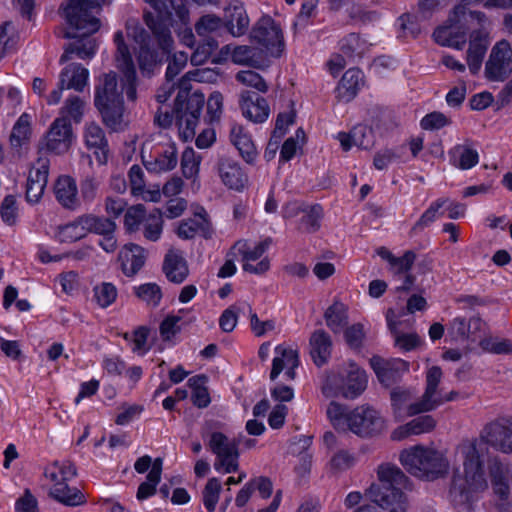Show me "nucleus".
<instances>
[{
    "label": "nucleus",
    "mask_w": 512,
    "mask_h": 512,
    "mask_svg": "<svg viewBox=\"0 0 512 512\" xmlns=\"http://www.w3.org/2000/svg\"><path fill=\"white\" fill-rule=\"evenodd\" d=\"M163 226V213L160 209L155 208L147 215L142 225L144 238L151 242L158 241L162 236Z\"/></svg>",
    "instance_id": "nucleus-46"
},
{
    "label": "nucleus",
    "mask_w": 512,
    "mask_h": 512,
    "mask_svg": "<svg viewBox=\"0 0 512 512\" xmlns=\"http://www.w3.org/2000/svg\"><path fill=\"white\" fill-rule=\"evenodd\" d=\"M217 47L218 42L213 38L205 40L202 44L198 45L196 50L193 52L191 56V63L196 66L204 64Z\"/></svg>",
    "instance_id": "nucleus-62"
},
{
    "label": "nucleus",
    "mask_w": 512,
    "mask_h": 512,
    "mask_svg": "<svg viewBox=\"0 0 512 512\" xmlns=\"http://www.w3.org/2000/svg\"><path fill=\"white\" fill-rule=\"evenodd\" d=\"M163 270L168 280L174 283H182L189 272L182 253L176 250H170L166 254Z\"/></svg>",
    "instance_id": "nucleus-39"
},
{
    "label": "nucleus",
    "mask_w": 512,
    "mask_h": 512,
    "mask_svg": "<svg viewBox=\"0 0 512 512\" xmlns=\"http://www.w3.org/2000/svg\"><path fill=\"white\" fill-rule=\"evenodd\" d=\"M243 303L233 305L223 311L219 318V326L224 332H232L238 322V313L244 311Z\"/></svg>",
    "instance_id": "nucleus-63"
},
{
    "label": "nucleus",
    "mask_w": 512,
    "mask_h": 512,
    "mask_svg": "<svg viewBox=\"0 0 512 512\" xmlns=\"http://www.w3.org/2000/svg\"><path fill=\"white\" fill-rule=\"evenodd\" d=\"M396 313L393 309L386 312V320L389 329L394 336V343L397 347L404 351H410L418 346L420 339L416 334H399L396 330L397 323L395 321Z\"/></svg>",
    "instance_id": "nucleus-44"
},
{
    "label": "nucleus",
    "mask_w": 512,
    "mask_h": 512,
    "mask_svg": "<svg viewBox=\"0 0 512 512\" xmlns=\"http://www.w3.org/2000/svg\"><path fill=\"white\" fill-rule=\"evenodd\" d=\"M148 3L157 13L156 19H167L170 25H176L177 21L187 24L189 11L184 3L185 0H143Z\"/></svg>",
    "instance_id": "nucleus-25"
},
{
    "label": "nucleus",
    "mask_w": 512,
    "mask_h": 512,
    "mask_svg": "<svg viewBox=\"0 0 512 512\" xmlns=\"http://www.w3.org/2000/svg\"><path fill=\"white\" fill-rule=\"evenodd\" d=\"M144 19L152 32V39L136 19L126 22V36L138 45L136 59L141 74L150 77L174 48L170 28L175 25H170L168 18L156 19L152 13H146Z\"/></svg>",
    "instance_id": "nucleus-3"
},
{
    "label": "nucleus",
    "mask_w": 512,
    "mask_h": 512,
    "mask_svg": "<svg viewBox=\"0 0 512 512\" xmlns=\"http://www.w3.org/2000/svg\"><path fill=\"white\" fill-rule=\"evenodd\" d=\"M206 384L207 377L205 375H196L188 380V385L192 390L191 400L198 408H205L211 402Z\"/></svg>",
    "instance_id": "nucleus-47"
},
{
    "label": "nucleus",
    "mask_w": 512,
    "mask_h": 512,
    "mask_svg": "<svg viewBox=\"0 0 512 512\" xmlns=\"http://www.w3.org/2000/svg\"><path fill=\"white\" fill-rule=\"evenodd\" d=\"M145 250L134 243L126 244L119 252V261L123 273L132 277L136 275L145 263Z\"/></svg>",
    "instance_id": "nucleus-32"
},
{
    "label": "nucleus",
    "mask_w": 512,
    "mask_h": 512,
    "mask_svg": "<svg viewBox=\"0 0 512 512\" xmlns=\"http://www.w3.org/2000/svg\"><path fill=\"white\" fill-rule=\"evenodd\" d=\"M204 71L187 72L178 83V94L175 99V112L180 137L187 141L192 139L204 104V97L190 92V81H202Z\"/></svg>",
    "instance_id": "nucleus-7"
},
{
    "label": "nucleus",
    "mask_w": 512,
    "mask_h": 512,
    "mask_svg": "<svg viewBox=\"0 0 512 512\" xmlns=\"http://www.w3.org/2000/svg\"><path fill=\"white\" fill-rule=\"evenodd\" d=\"M54 194L57 201L65 208L75 209L78 204V188L70 176H60L54 184Z\"/></svg>",
    "instance_id": "nucleus-38"
},
{
    "label": "nucleus",
    "mask_w": 512,
    "mask_h": 512,
    "mask_svg": "<svg viewBox=\"0 0 512 512\" xmlns=\"http://www.w3.org/2000/svg\"><path fill=\"white\" fill-rule=\"evenodd\" d=\"M145 168L152 173H165L173 170L177 163V149L172 142L157 144L153 147L150 155H142Z\"/></svg>",
    "instance_id": "nucleus-17"
},
{
    "label": "nucleus",
    "mask_w": 512,
    "mask_h": 512,
    "mask_svg": "<svg viewBox=\"0 0 512 512\" xmlns=\"http://www.w3.org/2000/svg\"><path fill=\"white\" fill-rule=\"evenodd\" d=\"M344 337L346 343L354 349L360 348L362 346L363 340L365 338V328L363 324L356 323L346 328L344 332Z\"/></svg>",
    "instance_id": "nucleus-64"
},
{
    "label": "nucleus",
    "mask_w": 512,
    "mask_h": 512,
    "mask_svg": "<svg viewBox=\"0 0 512 512\" xmlns=\"http://www.w3.org/2000/svg\"><path fill=\"white\" fill-rule=\"evenodd\" d=\"M390 398L393 414L397 419H403L415 415L409 414V407L413 404L411 402L413 393L410 389L401 387L394 388L390 392Z\"/></svg>",
    "instance_id": "nucleus-42"
},
{
    "label": "nucleus",
    "mask_w": 512,
    "mask_h": 512,
    "mask_svg": "<svg viewBox=\"0 0 512 512\" xmlns=\"http://www.w3.org/2000/svg\"><path fill=\"white\" fill-rule=\"evenodd\" d=\"M226 26L234 37L244 35L249 27V18L243 4L233 1L225 9Z\"/></svg>",
    "instance_id": "nucleus-36"
},
{
    "label": "nucleus",
    "mask_w": 512,
    "mask_h": 512,
    "mask_svg": "<svg viewBox=\"0 0 512 512\" xmlns=\"http://www.w3.org/2000/svg\"><path fill=\"white\" fill-rule=\"evenodd\" d=\"M116 45V67L123 74L121 89L118 88L116 74L109 72L99 78L95 88V105L100 111L105 124L117 130L122 122L123 101L122 94L126 93L129 100L136 99V69L131 52L125 42L122 31L114 35Z\"/></svg>",
    "instance_id": "nucleus-2"
},
{
    "label": "nucleus",
    "mask_w": 512,
    "mask_h": 512,
    "mask_svg": "<svg viewBox=\"0 0 512 512\" xmlns=\"http://www.w3.org/2000/svg\"><path fill=\"white\" fill-rule=\"evenodd\" d=\"M221 488L222 487L220 481L215 477L209 479L205 485L202 496L203 504L208 512L215 511L216 505L219 501Z\"/></svg>",
    "instance_id": "nucleus-59"
},
{
    "label": "nucleus",
    "mask_w": 512,
    "mask_h": 512,
    "mask_svg": "<svg viewBox=\"0 0 512 512\" xmlns=\"http://www.w3.org/2000/svg\"><path fill=\"white\" fill-rule=\"evenodd\" d=\"M485 24H479L481 28L474 30L470 35L467 64L472 74H476L480 70L490 43L489 31L485 28Z\"/></svg>",
    "instance_id": "nucleus-26"
},
{
    "label": "nucleus",
    "mask_w": 512,
    "mask_h": 512,
    "mask_svg": "<svg viewBox=\"0 0 512 512\" xmlns=\"http://www.w3.org/2000/svg\"><path fill=\"white\" fill-rule=\"evenodd\" d=\"M31 121V115L23 113L12 128L10 145L19 155L28 148L32 135Z\"/></svg>",
    "instance_id": "nucleus-37"
},
{
    "label": "nucleus",
    "mask_w": 512,
    "mask_h": 512,
    "mask_svg": "<svg viewBox=\"0 0 512 512\" xmlns=\"http://www.w3.org/2000/svg\"><path fill=\"white\" fill-rule=\"evenodd\" d=\"M379 483L372 484L366 494L371 501L389 512H406L407 500L403 490L409 489L408 477L395 465L378 467Z\"/></svg>",
    "instance_id": "nucleus-6"
},
{
    "label": "nucleus",
    "mask_w": 512,
    "mask_h": 512,
    "mask_svg": "<svg viewBox=\"0 0 512 512\" xmlns=\"http://www.w3.org/2000/svg\"><path fill=\"white\" fill-rule=\"evenodd\" d=\"M74 141L71 123L65 117H57L43 136L40 149L55 155H63L70 150Z\"/></svg>",
    "instance_id": "nucleus-15"
},
{
    "label": "nucleus",
    "mask_w": 512,
    "mask_h": 512,
    "mask_svg": "<svg viewBox=\"0 0 512 512\" xmlns=\"http://www.w3.org/2000/svg\"><path fill=\"white\" fill-rule=\"evenodd\" d=\"M217 172L222 184L230 190L242 192L248 186L247 173L234 159L221 158L218 161Z\"/></svg>",
    "instance_id": "nucleus-22"
},
{
    "label": "nucleus",
    "mask_w": 512,
    "mask_h": 512,
    "mask_svg": "<svg viewBox=\"0 0 512 512\" xmlns=\"http://www.w3.org/2000/svg\"><path fill=\"white\" fill-rule=\"evenodd\" d=\"M250 38L261 46L269 57H280L284 50L282 31L269 16H263L257 21L250 33Z\"/></svg>",
    "instance_id": "nucleus-13"
},
{
    "label": "nucleus",
    "mask_w": 512,
    "mask_h": 512,
    "mask_svg": "<svg viewBox=\"0 0 512 512\" xmlns=\"http://www.w3.org/2000/svg\"><path fill=\"white\" fill-rule=\"evenodd\" d=\"M449 157L450 163L460 170L471 169L479 163L478 151L470 141L455 145L450 149Z\"/></svg>",
    "instance_id": "nucleus-35"
},
{
    "label": "nucleus",
    "mask_w": 512,
    "mask_h": 512,
    "mask_svg": "<svg viewBox=\"0 0 512 512\" xmlns=\"http://www.w3.org/2000/svg\"><path fill=\"white\" fill-rule=\"evenodd\" d=\"M270 244L269 239L259 242L237 241L233 250L241 257L243 271L255 275L265 274L270 269V259L266 255Z\"/></svg>",
    "instance_id": "nucleus-11"
},
{
    "label": "nucleus",
    "mask_w": 512,
    "mask_h": 512,
    "mask_svg": "<svg viewBox=\"0 0 512 512\" xmlns=\"http://www.w3.org/2000/svg\"><path fill=\"white\" fill-rule=\"evenodd\" d=\"M59 81L62 88L82 92L88 85L89 71L80 64L72 63L62 69Z\"/></svg>",
    "instance_id": "nucleus-34"
},
{
    "label": "nucleus",
    "mask_w": 512,
    "mask_h": 512,
    "mask_svg": "<svg viewBox=\"0 0 512 512\" xmlns=\"http://www.w3.org/2000/svg\"><path fill=\"white\" fill-rule=\"evenodd\" d=\"M309 347L310 356L317 367H322L328 363L332 354L333 343L326 331L322 329L314 331L309 339Z\"/></svg>",
    "instance_id": "nucleus-29"
},
{
    "label": "nucleus",
    "mask_w": 512,
    "mask_h": 512,
    "mask_svg": "<svg viewBox=\"0 0 512 512\" xmlns=\"http://www.w3.org/2000/svg\"><path fill=\"white\" fill-rule=\"evenodd\" d=\"M230 141L240 156L248 164H253L258 156L257 148L251 135L240 124H233L230 130Z\"/></svg>",
    "instance_id": "nucleus-31"
},
{
    "label": "nucleus",
    "mask_w": 512,
    "mask_h": 512,
    "mask_svg": "<svg viewBox=\"0 0 512 512\" xmlns=\"http://www.w3.org/2000/svg\"><path fill=\"white\" fill-rule=\"evenodd\" d=\"M76 475L75 466L69 461H55L44 470V477L51 483L50 495L67 506H79L86 502L84 494L67 482Z\"/></svg>",
    "instance_id": "nucleus-9"
},
{
    "label": "nucleus",
    "mask_w": 512,
    "mask_h": 512,
    "mask_svg": "<svg viewBox=\"0 0 512 512\" xmlns=\"http://www.w3.org/2000/svg\"><path fill=\"white\" fill-rule=\"evenodd\" d=\"M84 225L88 232H94L103 236L112 234L116 228L114 221L108 218L93 215H84Z\"/></svg>",
    "instance_id": "nucleus-58"
},
{
    "label": "nucleus",
    "mask_w": 512,
    "mask_h": 512,
    "mask_svg": "<svg viewBox=\"0 0 512 512\" xmlns=\"http://www.w3.org/2000/svg\"><path fill=\"white\" fill-rule=\"evenodd\" d=\"M448 203L447 199L440 198L432 202L430 206L420 216L418 221L413 225L411 232L417 233L431 225L438 217L439 210Z\"/></svg>",
    "instance_id": "nucleus-54"
},
{
    "label": "nucleus",
    "mask_w": 512,
    "mask_h": 512,
    "mask_svg": "<svg viewBox=\"0 0 512 512\" xmlns=\"http://www.w3.org/2000/svg\"><path fill=\"white\" fill-rule=\"evenodd\" d=\"M83 221L84 216H81L75 221L61 226L58 230V237L60 241L75 242L83 238L88 233Z\"/></svg>",
    "instance_id": "nucleus-51"
},
{
    "label": "nucleus",
    "mask_w": 512,
    "mask_h": 512,
    "mask_svg": "<svg viewBox=\"0 0 512 512\" xmlns=\"http://www.w3.org/2000/svg\"><path fill=\"white\" fill-rule=\"evenodd\" d=\"M491 482L494 492L504 499L509 494V483H512V471L508 466L497 460H493L489 466Z\"/></svg>",
    "instance_id": "nucleus-40"
},
{
    "label": "nucleus",
    "mask_w": 512,
    "mask_h": 512,
    "mask_svg": "<svg viewBox=\"0 0 512 512\" xmlns=\"http://www.w3.org/2000/svg\"><path fill=\"white\" fill-rule=\"evenodd\" d=\"M236 80L241 84L255 88L259 92L265 93L268 90V85L264 79L255 71L244 70L236 74Z\"/></svg>",
    "instance_id": "nucleus-61"
},
{
    "label": "nucleus",
    "mask_w": 512,
    "mask_h": 512,
    "mask_svg": "<svg viewBox=\"0 0 512 512\" xmlns=\"http://www.w3.org/2000/svg\"><path fill=\"white\" fill-rule=\"evenodd\" d=\"M436 427V420L431 415L417 417L408 423L397 427L391 433L392 440L401 441L412 435L430 433Z\"/></svg>",
    "instance_id": "nucleus-33"
},
{
    "label": "nucleus",
    "mask_w": 512,
    "mask_h": 512,
    "mask_svg": "<svg viewBox=\"0 0 512 512\" xmlns=\"http://www.w3.org/2000/svg\"><path fill=\"white\" fill-rule=\"evenodd\" d=\"M222 19L213 14L202 16L195 24V31L198 36L208 38L222 28Z\"/></svg>",
    "instance_id": "nucleus-57"
},
{
    "label": "nucleus",
    "mask_w": 512,
    "mask_h": 512,
    "mask_svg": "<svg viewBox=\"0 0 512 512\" xmlns=\"http://www.w3.org/2000/svg\"><path fill=\"white\" fill-rule=\"evenodd\" d=\"M210 450L216 455L214 469L219 473H232L238 470V448L234 440L221 432H213L208 441Z\"/></svg>",
    "instance_id": "nucleus-14"
},
{
    "label": "nucleus",
    "mask_w": 512,
    "mask_h": 512,
    "mask_svg": "<svg viewBox=\"0 0 512 512\" xmlns=\"http://www.w3.org/2000/svg\"><path fill=\"white\" fill-rule=\"evenodd\" d=\"M368 43L357 34H349L340 42V50L347 57L362 56L368 50Z\"/></svg>",
    "instance_id": "nucleus-52"
},
{
    "label": "nucleus",
    "mask_w": 512,
    "mask_h": 512,
    "mask_svg": "<svg viewBox=\"0 0 512 512\" xmlns=\"http://www.w3.org/2000/svg\"><path fill=\"white\" fill-rule=\"evenodd\" d=\"M325 413L335 430L351 432L362 438L377 435L386 428L385 419L368 404L357 405L351 409L337 400H331Z\"/></svg>",
    "instance_id": "nucleus-4"
},
{
    "label": "nucleus",
    "mask_w": 512,
    "mask_h": 512,
    "mask_svg": "<svg viewBox=\"0 0 512 512\" xmlns=\"http://www.w3.org/2000/svg\"><path fill=\"white\" fill-rule=\"evenodd\" d=\"M442 378V370L438 366L430 367L426 372V387L424 394L419 401L413 402L412 406L409 407V414H420L429 412L445 402L452 401L455 399L457 393L451 391L447 395H443L438 390V385Z\"/></svg>",
    "instance_id": "nucleus-12"
},
{
    "label": "nucleus",
    "mask_w": 512,
    "mask_h": 512,
    "mask_svg": "<svg viewBox=\"0 0 512 512\" xmlns=\"http://www.w3.org/2000/svg\"><path fill=\"white\" fill-rule=\"evenodd\" d=\"M221 54L231 56L234 63L248 65L254 68L262 69L268 66L269 56L261 48L250 47L247 45L235 46L226 45L221 49Z\"/></svg>",
    "instance_id": "nucleus-24"
},
{
    "label": "nucleus",
    "mask_w": 512,
    "mask_h": 512,
    "mask_svg": "<svg viewBox=\"0 0 512 512\" xmlns=\"http://www.w3.org/2000/svg\"><path fill=\"white\" fill-rule=\"evenodd\" d=\"M322 217V209L320 206H313L305 209L300 217L298 229L301 232L313 233L320 227V219Z\"/></svg>",
    "instance_id": "nucleus-55"
},
{
    "label": "nucleus",
    "mask_w": 512,
    "mask_h": 512,
    "mask_svg": "<svg viewBox=\"0 0 512 512\" xmlns=\"http://www.w3.org/2000/svg\"><path fill=\"white\" fill-rule=\"evenodd\" d=\"M135 295L149 307H157L162 299V290L156 283H145L133 288Z\"/></svg>",
    "instance_id": "nucleus-50"
},
{
    "label": "nucleus",
    "mask_w": 512,
    "mask_h": 512,
    "mask_svg": "<svg viewBox=\"0 0 512 512\" xmlns=\"http://www.w3.org/2000/svg\"><path fill=\"white\" fill-rule=\"evenodd\" d=\"M487 23L484 13L478 11H467L464 5H458L450 14L447 24L437 28L433 37L442 45L461 50L466 43L467 24Z\"/></svg>",
    "instance_id": "nucleus-8"
},
{
    "label": "nucleus",
    "mask_w": 512,
    "mask_h": 512,
    "mask_svg": "<svg viewBox=\"0 0 512 512\" xmlns=\"http://www.w3.org/2000/svg\"><path fill=\"white\" fill-rule=\"evenodd\" d=\"M370 365L380 383L386 387L395 383L409 369L408 362L400 358L383 359L373 356Z\"/></svg>",
    "instance_id": "nucleus-21"
},
{
    "label": "nucleus",
    "mask_w": 512,
    "mask_h": 512,
    "mask_svg": "<svg viewBox=\"0 0 512 512\" xmlns=\"http://www.w3.org/2000/svg\"><path fill=\"white\" fill-rule=\"evenodd\" d=\"M368 385V376L354 361H346L325 370L320 376V391L331 400L341 397L354 400L360 397Z\"/></svg>",
    "instance_id": "nucleus-5"
},
{
    "label": "nucleus",
    "mask_w": 512,
    "mask_h": 512,
    "mask_svg": "<svg viewBox=\"0 0 512 512\" xmlns=\"http://www.w3.org/2000/svg\"><path fill=\"white\" fill-rule=\"evenodd\" d=\"M512 72V48L506 40L497 42L485 66L488 79L503 81Z\"/></svg>",
    "instance_id": "nucleus-16"
},
{
    "label": "nucleus",
    "mask_w": 512,
    "mask_h": 512,
    "mask_svg": "<svg viewBox=\"0 0 512 512\" xmlns=\"http://www.w3.org/2000/svg\"><path fill=\"white\" fill-rule=\"evenodd\" d=\"M163 460L156 458L153 461L152 468L150 469L147 480L141 483L137 491V499L145 500L156 493V487L161 480Z\"/></svg>",
    "instance_id": "nucleus-43"
},
{
    "label": "nucleus",
    "mask_w": 512,
    "mask_h": 512,
    "mask_svg": "<svg viewBox=\"0 0 512 512\" xmlns=\"http://www.w3.org/2000/svg\"><path fill=\"white\" fill-rule=\"evenodd\" d=\"M85 109L86 101L77 95H72L65 100L59 117H65L68 121L72 120L75 123H80Z\"/></svg>",
    "instance_id": "nucleus-49"
},
{
    "label": "nucleus",
    "mask_w": 512,
    "mask_h": 512,
    "mask_svg": "<svg viewBox=\"0 0 512 512\" xmlns=\"http://www.w3.org/2000/svg\"><path fill=\"white\" fill-rule=\"evenodd\" d=\"M85 146L92 150L99 164L108 160V141L103 129L95 122H88L83 128Z\"/></svg>",
    "instance_id": "nucleus-28"
},
{
    "label": "nucleus",
    "mask_w": 512,
    "mask_h": 512,
    "mask_svg": "<svg viewBox=\"0 0 512 512\" xmlns=\"http://www.w3.org/2000/svg\"><path fill=\"white\" fill-rule=\"evenodd\" d=\"M481 441L503 453L512 452V421L498 419L487 424L481 432Z\"/></svg>",
    "instance_id": "nucleus-18"
},
{
    "label": "nucleus",
    "mask_w": 512,
    "mask_h": 512,
    "mask_svg": "<svg viewBox=\"0 0 512 512\" xmlns=\"http://www.w3.org/2000/svg\"><path fill=\"white\" fill-rule=\"evenodd\" d=\"M202 155L197 153L192 147L184 149L181 155L180 166L183 176L186 179H192L193 184L199 187L198 176Z\"/></svg>",
    "instance_id": "nucleus-41"
},
{
    "label": "nucleus",
    "mask_w": 512,
    "mask_h": 512,
    "mask_svg": "<svg viewBox=\"0 0 512 512\" xmlns=\"http://www.w3.org/2000/svg\"><path fill=\"white\" fill-rule=\"evenodd\" d=\"M239 106L242 115L251 122L263 123L269 117L270 109L267 101L250 91H243L240 94Z\"/></svg>",
    "instance_id": "nucleus-27"
},
{
    "label": "nucleus",
    "mask_w": 512,
    "mask_h": 512,
    "mask_svg": "<svg viewBox=\"0 0 512 512\" xmlns=\"http://www.w3.org/2000/svg\"><path fill=\"white\" fill-rule=\"evenodd\" d=\"M105 0H70L64 7L66 21L75 29L72 37H85L96 33L100 28L97 18Z\"/></svg>",
    "instance_id": "nucleus-10"
},
{
    "label": "nucleus",
    "mask_w": 512,
    "mask_h": 512,
    "mask_svg": "<svg viewBox=\"0 0 512 512\" xmlns=\"http://www.w3.org/2000/svg\"><path fill=\"white\" fill-rule=\"evenodd\" d=\"M364 85L363 72L357 68L348 69L342 76L336 88L339 101L350 102Z\"/></svg>",
    "instance_id": "nucleus-30"
},
{
    "label": "nucleus",
    "mask_w": 512,
    "mask_h": 512,
    "mask_svg": "<svg viewBox=\"0 0 512 512\" xmlns=\"http://www.w3.org/2000/svg\"><path fill=\"white\" fill-rule=\"evenodd\" d=\"M97 50L95 39L87 38L70 44L60 58L61 62L71 59L72 54H76L80 59L92 58Z\"/></svg>",
    "instance_id": "nucleus-48"
},
{
    "label": "nucleus",
    "mask_w": 512,
    "mask_h": 512,
    "mask_svg": "<svg viewBox=\"0 0 512 512\" xmlns=\"http://www.w3.org/2000/svg\"><path fill=\"white\" fill-rule=\"evenodd\" d=\"M118 290L110 282H102L93 288V297L101 308H107L117 299Z\"/></svg>",
    "instance_id": "nucleus-53"
},
{
    "label": "nucleus",
    "mask_w": 512,
    "mask_h": 512,
    "mask_svg": "<svg viewBox=\"0 0 512 512\" xmlns=\"http://www.w3.org/2000/svg\"><path fill=\"white\" fill-rule=\"evenodd\" d=\"M326 325L333 333L343 330L348 321L347 307L341 302H334L324 314Z\"/></svg>",
    "instance_id": "nucleus-45"
},
{
    "label": "nucleus",
    "mask_w": 512,
    "mask_h": 512,
    "mask_svg": "<svg viewBox=\"0 0 512 512\" xmlns=\"http://www.w3.org/2000/svg\"><path fill=\"white\" fill-rule=\"evenodd\" d=\"M300 364L299 352L296 348L287 344L277 345L274 349L270 379L274 381L280 373L284 372L286 379L296 378V368Z\"/></svg>",
    "instance_id": "nucleus-19"
},
{
    "label": "nucleus",
    "mask_w": 512,
    "mask_h": 512,
    "mask_svg": "<svg viewBox=\"0 0 512 512\" xmlns=\"http://www.w3.org/2000/svg\"><path fill=\"white\" fill-rule=\"evenodd\" d=\"M175 232L180 239L184 240L193 239L198 234L208 239L211 238L214 233L208 214L204 208H199V210L194 213L193 218L180 221Z\"/></svg>",
    "instance_id": "nucleus-23"
},
{
    "label": "nucleus",
    "mask_w": 512,
    "mask_h": 512,
    "mask_svg": "<svg viewBox=\"0 0 512 512\" xmlns=\"http://www.w3.org/2000/svg\"><path fill=\"white\" fill-rule=\"evenodd\" d=\"M50 161L47 157H39L28 172L26 182V199L29 203H38L48 182Z\"/></svg>",
    "instance_id": "nucleus-20"
},
{
    "label": "nucleus",
    "mask_w": 512,
    "mask_h": 512,
    "mask_svg": "<svg viewBox=\"0 0 512 512\" xmlns=\"http://www.w3.org/2000/svg\"><path fill=\"white\" fill-rule=\"evenodd\" d=\"M480 347L489 353L506 354L512 353V341L498 337L488 336L479 343Z\"/></svg>",
    "instance_id": "nucleus-60"
},
{
    "label": "nucleus",
    "mask_w": 512,
    "mask_h": 512,
    "mask_svg": "<svg viewBox=\"0 0 512 512\" xmlns=\"http://www.w3.org/2000/svg\"><path fill=\"white\" fill-rule=\"evenodd\" d=\"M147 217L145 207L137 204L129 207L124 215V226L129 233L136 232Z\"/></svg>",
    "instance_id": "nucleus-56"
},
{
    "label": "nucleus",
    "mask_w": 512,
    "mask_h": 512,
    "mask_svg": "<svg viewBox=\"0 0 512 512\" xmlns=\"http://www.w3.org/2000/svg\"><path fill=\"white\" fill-rule=\"evenodd\" d=\"M479 445L476 439L463 441L449 459L444 450L417 444L403 449L399 461L409 474L422 480L433 481L452 472V500L468 511L488 488Z\"/></svg>",
    "instance_id": "nucleus-1"
}]
</instances>
